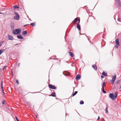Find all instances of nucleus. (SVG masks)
<instances>
[{
    "label": "nucleus",
    "instance_id": "nucleus-15",
    "mask_svg": "<svg viewBox=\"0 0 121 121\" xmlns=\"http://www.w3.org/2000/svg\"><path fill=\"white\" fill-rule=\"evenodd\" d=\"M17 37L19 39H22L23 38L20 35H18L17 36Z\"/></svg>",
    "mask_w": 121,
    "mask_h": 121
},
{
    "label": "nucleus",
    "instance_id": "nucleus-1",
    "mask_svg": "<svg viewBox=\"0 0 121 121\" xmlns=\"http://www.w3.org/2000/svg\"><path fill=\"white\" fill-rule=\"evenodd\" d=\"M115 95H114L113 94L110 93L109 94V96L110 98L112 100H114L117 96V93L116 92L115 93Z\"/></svg>",
    "mask_w": 121,
    "mask_h": 121
},
{
    "label": "nucleus",
    "instance_id": "nucleus-36",
    "mask_svg": "<svg viewBox=\"0 0 121 121\" xmlns=\"http://www.w3.org/2000/svg\"><path fill=\"white\" fill-rule=\"evenodd\" d=\"M70 73H68L66 74V75H69Z\"/></svg>",
    "mask_w": 121,
    "mask_h": 121
},
{
    "label": "nucleus",
    "instance_id": "nucleus-44",
    "mask_svg": "<svg viewBox=\"0 0 121 121\" xmlns=\"http://www.w3.org/2000/svg\"><path fill=\"white\" fill-rule=\"evenodd\" d=\"M73 59H74H74H75V58H73Z\"/></svg>",
    "mask_w": 121,
    "mask_h": 121
},
{
    "label": "nucleus",
    "instance_id": "nucleus-2",
    "mask_svg": "<svg viewBox=\"0 0 121 121\" xmlns=\"http://www.w3.org/2000/svg\"><path fill=\"white\" fill-rule=\"evenodd\" d=\"M21 30L19 29H17L14 30L13 32V34L17 35L19 34L21 32Z\"/></svg>",
    "mask_w": 121,
    "mask_h": 121
},
{
    "label": "nucleus",
    "instance_id": "nucleus-45",
    "mask_svg": "<svg viewBox=\"0 0 121 121\" xmlns=\"http://www.w3.org/2000/svg\"><path fill=\"white\" fill-rule=\"evenodd\" d=\"M24 26V27H25V26Z\"/></svg>",
    "mask_w": 121,
    "mask_h": 121
},
{
    "label": "nucleus",
    "instance_id": "nucleus-11",
    "mask_svg": "<svg viewBox=\"0 0 121 121\" xmlns=\"http://www.w3.org/2000/svg\"><path fill=\"white\" fill-rule=\"evenodd\" d=\"M8 37L9 38V39L10 40H13V37L9 35H8Z\"/></svg>",
    "mask_w": 121,
    "mask_h": 121
},
{
    "label": "nucleus",
    "instance_id": "nucleus-35",
    "mask_svg": "<svg viewBox=\"0 0 121 121\" xmlns=\"http://www.w3.org/2000/svg\"><path fill=\"white\" fill-rule=\"evenodd\" d=\"M99 116H98V118H97V120H99Z\"/></svg>",
    "mask_w": 121,
    "mask_h": 121
},
{
    "label": "nucleus",
    "instance_id": "nucleus-17",
    "mask_svg": "<svg viewBox=\"0 0 121 121\" xmlns=\"http://www.w3.org/2000/svg\"><path fill=\"white\" fill-rule=\"evenodd\" d=\"M13 8L14 9H19V7H18L17 5H15L13 6Z\"/></svg>",
    "mask_w": 121,
    "mask_h": 121
},
{
    "label": "nucleus",
    "instance_id": "nucleus-16",
    "mask_svg": "<svg viewBox=\"0 0 121 121\" xmlns=\"http://www.w3.org/2000/svg\"><path fill=\"white\" fill-rule=\"evenodd\" d=\"M69 54L72 57H73V53L71 52H69Z\"/></svg>",
    "mask_w": 121,
    "mask_h": 121
},
{
    "label": "nucleus",
    "instance_id": "nucleus-14",
    "mask_svg": "<svg viewBox=\"0 0 121 121\" xmlns=\"http://www.w3.org/2000/svg\"><path fill=\"white\" fill-rule=\"evenodd\" d=\"M102 74L104 76H107L108 75L107 73L104 72V71L102 73Z\"/></svg>",
    "mask_w": 121,
    "mask_h": 121
},
{
    "label": "nucleus",
    "instance_id": "nucleus-12",
    "mask_svg": "<svg viewBox=\"0 0 121 121\" xmlns=\"http://www.w3.org/2000/svg\"><path fill=\"white\" fill-rule=\"evenodd\" d=\"M92 67L95 70H97V67L96 65H92Z\"/></svg>",
    "mask_w": 121,
    "mask_h": 121
},
{
    "label": "nucleus",
    "instance_id": "nucleus-6",
    "mask_svg": "<svg viewBox=\"0 0 121 121\" xmlns=\"http://www.w3.org/2000/svg\"><path fill=\"white\" fill-rule=\"evenodd\" d=\"M1 88L2 91V92L3 93H4V90L3 88V81H2L1 82Z\"/></svg>",
    "mask_w": 121,
    "mask_h": 121
},
{
    "label": "nucleus",
    "instance_id": "nucleus-30",
    "mask_svg": "<svg viewBox=\"0 0 121 121\" xmlns=\"http://www.w3.org/2000/svg\"><path fill=\"white\" fill-rule=\"evenodd\" d=\"M16 82L17 83V84H19V83L18 82V81L17 80L16 81Z\"/></svg>",
    "mask_w": 121,
    "mask_h": 121
},
{
    "label": "nucleus",
    "instance_id": "nucleus-22",
    "mask_svg": "<svg viewBox=\"0 0 121 121\" xmlns=\"http://www.w3.org/2000/svg\"><path fill=\"white\" fill-rule=\"evenodd\" d=\"M52 96L53 97H55V93L54 92L52 93L51 94Z\"/></svg>",
    "mask_w": 121,
    "mask_h": 121
},
{
    "label": "nucleus",
    "instance_id": "nucleus-27",
    "mask_svg": "<svg viewBox=\"0 0 121 121\" xmlns=\"http://www.w3.org/2000/svg\"><path fill=\"white\" fill-rule=\"evenodd\" d=\"M2 103L4 105L5 104V101L4 100L2 101Z\"/></svg>",
    "mask_w": 121,
    "mask_h": 121
},
{
    "label": "nucleus",
    "instance_id": "nucleus-23",
    "mask_svg": "<svg viewBox=\"0 0 121 121\" xmlns=\"http://www.w3.org/2000/svg\"><path fill=\"white\" fill-rule=\"evenodd\" d=\"M84 102L83 101L81 100L80 101V104H84Z\"/></svg>",
    "mask_w": 121,
    "mask_h": 121
},
{
    "label": "nucleus",
    "instance_id": "nucleus-33",
    "mask_svg": "<svg viewBox=\"0 0 121 121\" xmlns=\"http://www.w3.org/2000/svg\"><path fill=\"white\" fill-rule=\"evenodd\" d=\"M14 13H15L16 15H18L16 12H15Z\"/></svg>",
    "mask_w": 121,
    "mask_h": 121
},
{
    "label": "nucleus",
    "instance_id": "nucleus-4",
    "mask_svg": "<svg viewBox=\"0 0 121 121\" xmlns=\"http://www.w3.org/2000/svg\"><path fill=\"white\" fill-rule=\"evenodd\" d=\"M48 86L50 88L52 89H56L57 88V87H56L54 86L51 84H49L48 85Z\"/></svg>",
    "mask_w": 121,
    "mask_h": 121
},
{
    "label": "nucleus",
    "instance_id": "nucleus-21",
    "mask_svg": "<svg viewBox=\"0 0 121 121\" xmlns=\"http://www.w3.org/2000/svg\"><path fill=\"white\" fill-rule=\"evenodd\" d=\"M105 82H104L103 83L102 85V88H104V87L105 86Z\"/></svg>",
    "mask_w": 121,
    "mask_h": 121
},
{
    "label": "nucleus",
    "instance_id": "nucleus-13",
    "mask_svg": "<svg viewBox=\"0 0 121 121\" xmlns=\"http://www.w3.org/2000/svg\"><path fill=\"white\" fill-rule=\"evenodd\" d=\"M116 2L117 3L119 6L121 5V2L120 0H115Z\"/></svg>",
    "mask_w": 121,
    "mask_h": 121
},
{
    "label": "nucleus",
    "instance_id": "nucleus-32",
    "mask_svg": "<svg viewBox=\"0 0 121 121\" xmlns=\"http://www.w3.org/2000/svg\"><path fill=\"white\" fill-rule=\"evenodd\" d=\"M15 118L17 120V121H19V120H18V119H17V117H15Z\"/></svg>",
    "mask_w": 121,
    "mask_h": 121
},
{
    "label": "nucleus",
    "instance_id": "nucleus-9",
    "mask_svg": "<svg viewBox=\"0 0 121 121\" xmlns=\"http://www.w3.org/2000/svg\"><path fill=\"white\" fill-rule=\"evenodd\" d=\"M80 22V18H76V23L79 24Z\"/></svg>",
    "mask_w": 121,
    "mask_h": 121
},
{
    "label": "nucleus",
    "instance_id": "nucleus-26",
    "mask_svg": "<svg viewBox=\"0 0 121 121\" xmlns=\"http://www.w3.org/2000/svg\"><path fill=\"white\" fill-rule=\"evenodd\" d=\"M35 23H31L30 25H31L32 26H35Z\"/></svg>",
    "mask_w": 121,
    "mask_h": 121
},
{
    "label": "nucleus",
    "instance_id": "nucleus-28",
    "mask_svg": "<svg viewBox=\"0 0 121 121\" xmlns=\"http://www.w3.org/2000/svg\"><path fill=\"white\" fill-rule=\"evenodd\" d=\"M7 67V66H5L3 68V71H4V70L5 69V68H6V67Z\"/></svg>",
    "mask_w": 121,
    "mask_h": 121
},
{
    "label": "nucleus",
    "instance_id": "nucleus-39",
    "mask_svg": "<svg viewBox=\"0 0 121 121\" xmlns=\"http://www.w3.org/2000/svg\"><path fill=\"white\" fill-rule=\"evenodd\" d=\"M75 21H76V18L74 19V20L73 21V22H75Z\"/></svg>",
    "mask_w": 121,
    "mask_h": 121
},
{
    "label": "nucleus",
    "instance_id": "nucleus-43",
    "mask_svg": "<svg viewBox=\"0 0 121 121\" xmlns=\"http://www.w3.org/2000/svg\"><path fill=\"white\" fill-rule=\"evenodd\" d=\"M116 48H118V47L117 46H116Z\"/></svg>",
    "mask_w": 121,
    "mask_h": 121
},
{
    "label": "nucleus",
    "instance_id": "nucleus-25",
    "mask_svg": "<svg viewBox=\"0 0 121 121\" xmlns=\"http://www.w3.org/2000/svg\"><path fill=\"white\" fill-rule=\"evenodd\" d=\"M103 92L104 93H106V92L104 90V88H102Z\"/></svg>",
    "mask_w": 121,
    "mask_h": 121
},
{
    "label": "nucleus",
    "instance_id": "nucleus-38",
    "mask_svg": "<svg viewBox=\"0 0 121 121\" xmlns=\"http://www.w3.org/2000/svg\"><path fill=\"white\" fill-rule=\"evenodd\" d=\"M101 77L102 78H104V77L103 76H101Z\"/></svg>",
    "mask_w": 121,
    "mask_h": 121
},
{
    "label": "nucleus",
    "instance_id": "nucleus-3",
    "mask_svg": "<svg viewBox=\"0 0 121 121\" xmlns=\"http://www.w3.org/2000/svg\"><path fill=\"white\" fill-rule=\"evenodd\" d=\"M116 76L115 75L113 76V78H112V80L111 81V83L112 84H113L114 81L116 78Z\"/></svg>",
    "mask_w": 121,
    "mask_h": 121
},
{
    "label": "nucleus",
    "instance_id": "nucleus-5",
    "mask_svg": "<svg viewBox=\"0 0 121 121\" xmlns=\"http://www.w3.org/2000/svg\"><path fill=\"white\" fill-rule=\"evenodd\" d=\"M81 76L80 75L78 74L76 76V80H78L80 79V78H81Z\"/></svg>",
    "mask_w": 121,
    "mask_h": 121
},
{
    "label": "nucleus",
    "instance_id": "nucleus-31",
    "mask_svg": "<svg viewBox=\"0 0 121 121\" xmlns=\"http://www.w3.org/2000/svg\"><path fill=\"white\" fill-rule=\"evenodd\" d=\"M3 43V42H1L0 43V47L1 46V45Z\"/></svg>",
    "mask_w": 121,
    "mask_h": 121
},
{
    "label": "nucleus",
    "instance_id": "nucleus-41",
    "mask_svg": "<svg viewBox=\"0 0 121 121\" xmlns=\"http://www.w3.org/2000/svg\"><path fill=\"white\" fill-rule=\"evenodd\" d=\"M77 93H78V91H76V94Z\"/></svg>",
    "mask_w": 121,
    "mask_h": 121
},
{
    "label": "nucleus",
    "instance_id": "nucleus-19",
    "mask_svg": "<svg viewBox=\"0 0 121 121\" xmlns=\"http://www.w3.org/2000/svg\"><path fill=\"white\" fill-rule=\"evenodd\" d=\"M27 34V31H23L22 32V34L23 35H26Z\"/></svg>",
    "mask_w": 121,
    "mask_h": 121
},
{
    "label": "nucleus",
    "instance_id": "nucleus-8",
    "mask_svg": "<svg viewBox=\"0 0 121 121\" xmlns=\"http://www.w3.org/2000/svg\"><path fill=\"white\" fill-rule=\"evenodd\" d=\"M116 44L118 46H119V39L118 38H117L116 41Z\"/></svg>",
    "mask_w": 121,
    "mask_h": 121
},
{
    "label": "nucleus",
    "instance_id": "nucleus-7",
    "mask_svg": "<svg viewBox=\"0 0 121 121\" xmlns=\"http://www.w3.org/2000/svg\"><path fill=\"white\" fill-rule=\"evenodd\" d=\"M19 18V16L18 15H16V16H15L14 17V19L18 20Z\"/></svg>",
    "mask_w": 121,
    "mask_h": 121
},
{
    "label": "nucleus",
    "instance_id": "nucleus-24",
    "mask_svg": "<svg viewBox=\"0 0 121 121\" xmlns=\"http://www.w3.org/2000/svg\"><path fill=\"white\" fill-rule=\"evenodd\" d=\"M120 80H118L116 82V83L117 84H119L120 82Z\"/></svg>",
    "mask_w": 121,
    "mask_h": 121
},
{
    "label": "nucleus",
    "instance_id": "nucleus-20",
    "mask_svg": "<svg viewBox=\"0 0 121 121\" xmlns=\"http://www.w3.org/2000/svg\"><path fill=\"white\" fill-rule=\"evenodd\" d=\"M108 107H106V108L105 112L106 113H108Z\"/></svg>",
    "mask_w": 121,
    "mask_h": 121
},
{
    "label": "nucleus",
    "instance_id": "nucleus-37",
    "mask_svg": "<svg viewBox=\"0 0 121 121\" xmlns=\"http://www.w3.org/2000/svg\"><path fill=\"white\" fill-rule=\"evenodd\" d=\"M20 65V63L18 64V67H19V66Z\"/></svg>",
    "mask_w": 121,
    "mask_h": 121
},
{
    "label": "nucleus",
    "instance_id": "nucleus-29",
    "mask_svg": "<svg viewBox=\"0 0 121 121\" xmlns=\"http://www.w3.org/2000/svg\"><path fill=\"white\" fill-rule=\"evenodd\" d=\"M76 95V91L73 94H72V96H73Z\"/></svg>",
    "mask_w": 121,
    "mask_h": 121
},
{
    "label": "nucleus",
    "instance_id": "nucleus-40",
    "mask_svg": "<svg viewBox=\"0 0 121 121\" xmlns=\"http://www.w3.org/2000/svg\"><path fill=\"white\" fill-rule=\"evenodd\" d=\"M35 117H36V118H38V117H37V115H35Z\"/></svg>",
    "mask_w": 121,
    "mask_h": 121
},
{
    "label": "nucleus",
    "instance_id": "nucleus-10",
    "mask_svg": "<svg viewBox=\"0 0 121 121\" xmlns=\"http://www.w3.org/2000/svg\"><path fill=\"white\" fill-rule=\"evenodd\" d=\"M77 27L78 30H81V27L80 25L79 24H78L77 25Z\"/></svg>",
    "mask_w": 121,
    "mask_h": 121
},
{
    "label": "nucleus",
    "instance_id": "nucleus-42",
    "mask_svg": "<svg viewBox=\"0 0 121 121\" xmlns=\"http://www.w3.org/2000/svg\"><path fill=\"white\" fill-rule=\"evenodd\" d=\"M2 13H1V12L0 13V14H2Z\"/></svg>",
    "mask_w": 121,
    "mask_h": 121
},
{
    "label": "nucleus",
    "instance_id": "nucleus-34",
    "mask_svg": "<svg viewBox=\"0 0 121 121\" xmlns=\"http://www.w3.org/2000/svg\"><path fill=\"white\" fill-rule=\"evenodd\" d=\"M119 20H120V19L119 18H117V21H118L120 22V21Z\"/></svg>",
    "mask_w": 121,
    "mask_h": 121
},
{
    "label": "nucleus",
    "instance_id": "nucleus-18",
    "mask_svg": "<svg viewBox=\"0 0 121 121\" xmlns=\"http://www.w3.org/2000/svg\"><path fill=\"white\" fill-rule=\"evenodd\" d=\"M4 51V49H3L1 50H0V55Z\"/></svg>",
    "mask_w": 121,
    "mask_h": 121
}]
</instances>
